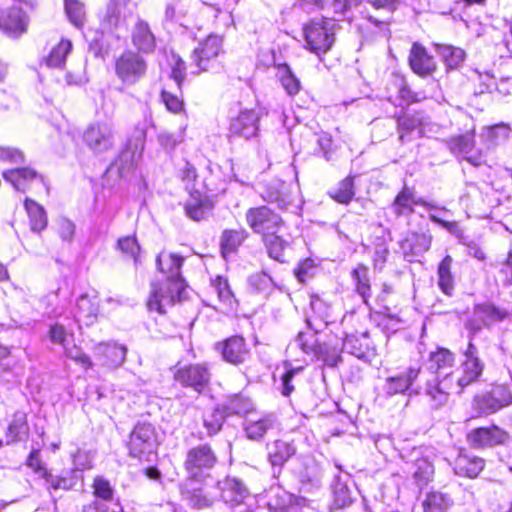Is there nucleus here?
<instances>
[{
    "instance_id": "nucleus-1",
    "label": "nucleus",
    "mask_w": 512,
    "mask_h": 512,
    "mask_svg": "<svg viewBox=\"0 0 512 512\" xmlns=\"http://www.w3.org/2000/svg\"><path fill=\"white\" fill-rule=\"evenodd\" d=\"M336 20L324 17L313 20L303 28L306 47L316 55L329 51L335 41Z\"/></svg>"
},
{
    "instance_id": "nucleus-2",
    "label": "nucleus",
    "mask_w": 512,
    "mask_h": 512,
    "mask_svg": "<svg viewBox=\"0 0 512 512\" xmlns=\"http://www.w3.org/2000/svg\"><path fill=\"white\" fill-rule=\"evenodd\" d=\"M185 291V280H176V282L164 280L162 282L152 283L147 302L148 309L158 314H164L167 308L173 306L185 297Z\"/></svg>"
},
{
    "instance_id": "nucleus-3",
    "label": "nucleus",
    "mask_w": 512,
    "mask_h": 512,
    "mask_svg": "<svg viewBox=\"0 0 512 512\" xmlns=\"http://www.w3.org/2000/svg\"><path fill=\"white\" fill-rule=\"evenodd\" d=\"M217 462V457L211 447L200 444L187 452L184 467L187 472L186 480L204 482L210 477V472Z\"/></svg>"
},
{
    "instance_id": "nucleus-4",
    "label": "nucleus",
    "mask_w": 512,
    "mask_h": 512,
    "mask_svg": "<svg viewBox=\"0 0 512 512\" xmlns=\"http://www.w3.org/2000/svg\"><path fill=\"white\" fill-rule=\"evenodd\" d=\"M82 140L93 154L103 155L108 153L116 145L114 127L106 121L92 122L84 129Z\"/></svg>"
},
{
    "instance_id": "nucleus-5",
    "label": "nucleus",
    "mask_w": 512,
    "mask_h": 512,
    "mask_svg": "<svg viewBox=\"0 0 512 512\" xmlns=\"http://www.w3.org/2000/svg\"><path fill=\"white\" fill-rule=\"evenodd\" d=\"M147 69L148 64L144 57L132 50L122 52L115 62V74L126 87L140 82L146 76Z\"/></svg>"
},
{
    "instance_id": "nucleus-6",
    "label": "nucleus",
    "mask_w": 512,
    "mask_h": 512,
    "mask_svg": "<svg viewBox=\"0 0 512 512\" xmlns=\"http://www.w3.org/2000/svg\"><path fill=\"white\" fill-rule=\"evenodd\" d=\"M48 338L51 343L62 347L66 357L72 359L83 368L91 367L90 358L74 343V333L72 329L62 323H54L48 331Z\"/></svg>"
},
{
    "instance_id": "nucleus-7",
    "label": "nucleus",
    "mask_w": 512,
    "mask_h": 512,
    "mask_svg": "<svg viewBox=\"0 0 512 512\" xmlns=\"http://www.w3.org/2000/svg\"><path fill=\"white\" fill-rule=\"evenodd\" d=\"M156 447L155 429L149 423H138L130 434L128 449L130 456L149 460Z\"/></svg>"
},
{
    "instance_id": "nucleus-8",
    "label": "nucleus",
    "mask_w": 512,
    "mask_h": 512,
    "mask_svg": "<svg viewBox=\"0 0 512 512\" xmlns=\"http://www.w3.org/2000/svg\"><path fill=\"white\" fill-rule=\"evenodd\" d=\"M245 218L253 232L262 234L263 238L277 233L284 225L282 218L267 206L248 209Z\"/></svg>"
},
{
    "instance_id": "nucleus-9",
    "label": "nucleus",
    "mask_w": 512,
    "mask_h": 512,
    "mask_svg": "<svg viewBox=\"0 0 512 512\" xmlns=\"http://www.w3.org/2000/svg\"><path fill=\"white\" fill-rule=\"evenodd\" d=\"M475 127L472 126L465 134L451 137L447 141L449 150L458 157L464 158L474 166L485 162L483 153L475 147Z\"/></svg>"
},
{
    "instance_id": "nucleus-10",
    "label": "nucleus",
    "mask_w": 512,
    "mask_h": 512,
    "mask_svg": "<svg viewBox=\"0 0 512 512\" xmlns=\"http://www.w3.org/2000/svg\"><path fill=\"white\" fill-rule=\"evenodd\" d=\"M260 195L263 200L276 203L282 210L298 207L296 191H293L290 185L281 180H273L264 185Z\"/></svg>"
},
{
    "instance_id": "nucleus-11",
    "label": "nucleus",
    "mask_w": 512,
    "mask_h": 512,
    "mask_svg": "<svg viewBox=\"0 0 512 512\" xmlns=\"http://www.w3.org/2000/svg\"><path fill=\"white\" fill-rule=\"evenodd\" d=\"M222 41V37L211 34L194 49L192 60L197 70L192 73L198 74L213 67L215 59L222 51Z\"/></svg>"
},
{
    "instance_id": "nucleus-12",
    "label": "nucleus",
    "mask_w": 512,
    "mask_h": 512,
    "mask_svg": "<svg viewBox=\"0 0 512 512\" xmlns=\"http://www.w3.org/2000/svg\"><path fill=\"white\" fill-rule=\"evenodd\" d=\"M174 379L182 386L190 387L196 392H201L209 383L210 373L206 365L191 364L179 367Z\"/></svg>"
},
{
    "instance_id": "nucleus-13",
    "label": "nucleus",
    "mask_w": 512,
    "mask_h": 512,
    "mask_svg": "<svg viewBox=\"0 0 512 512\" xmlns=\"http://www.w3.org/2000/svg\"><path fill=\"white\" fill-rule=\"evenodd\" d=\"M452 390L457 391L454 373H445L443 378H434L427 381L425 394L429 398L431 407L439 409L447 404Z\"/></svg>"
},
{
    "instance_id": "nucleus-14",
    "label": "nucleus",
    "mask_w": 512,
    "mask_h": 512,
    "mask_svg": "<svg viewBox=\"0 0 512 512\" xmlns=\"http://www.w3.org/2000/svg\"><path fill=\"white\" fill-rule=\"evenodd\" d=\"M28 17L23 10V3L18 2L4 10L0 15V28L9 36L17 37L26 32Z\"/></svg>"
},
{
    "instance_id": "nucleus-15",
    "label": "nucleus",
    "mask_w": 512,
    "mask_h": 512,
    "mask_svg": "<svg viewBox=\"0 0 512 512\" xmlns=\"http://www.w3.org/2000/svg\"><path fill=\"white\" fill-rule=\"evenodd\" d=\"M217 486L220 491L221 499L231 507L244 504L246 499L250 497L248 488L240 479L226 477L222 481H219Z\"/></svg>"
},
{
    "instance_id": "nucleus-16",
    "label": "nucleus",
    "mask_w": 512,
    "mask_h": 512,
    "mask_svg": "<svg viewBox=\"0 0 512 512\" xmlns=\"http://www.w3.org/2000/svg\"><path fill=\"white\" fill-rule=\"evenodd\" d=\"M415 205H420L429 210L438 208L433 203L427 202L421 198H416L413 189L405 185L395 197L391 209L397 217H400L402 215L412 214Z\"/></svg>"
},
{
    "instance_id": "nucleus-17",
    "label": "nucleus",
    "mask_w": 512,
    "mask_h": 512,
    "mask_svg": "<svg viewBox=\"0 0 512 512\" xmlns=\"http://www.w3.org/2000/svg\"><path fill=\"white\" fill-rule=\"evenodd\" d=\"M259 114L255 110H244L232 119L230 133L235 136L249 139L257 136L259 131Z\"/></svg>"
},
{
    "instance_id": "nucleus-18",
    "label": "nucleus",
    "mask_w": 512,
    "mask_h": 512,
    "mask_svg": "<svg viewBox=\"0 0 512 512\" xmlns=\"http://www.w3.org/2000/svg\"><path fill=\"white\" fill-rule=\"evenodd\" d=\"M4 180L15 190L25 193L35 182L43 183V177L30 167L8 169L2 172Z\"/></svg>"
},
{
    "instance_id": "nucleus-19",
    "label": "nucleus",
    "mask_w": 512,
    "mask_h": 512,
    "mask_svg": "<svg viewBox=\"0 0 512 512\" xmlns=\"http://www.w3.org/2000/svg\"><path fill=\"white\" fill-rule=\"evenodd\" d=\"M223 359L234 365L241 364L246 361L249 356V349L245 340L241 336H231L225 341L217 344Z\"/></svg>"
},
{
    "instance_id": "nucleus-20",
    "label": "nucleus",
    "mask_w": 512,
    "mask_h": 512,
    "mask_svg": "<svg viewBox=\"0 0 512 512\" xmlns=\"http://www.w3.org/2000/svg\"><path fill=\"white\" fill-rule=\"evenodd\" d=\"M507 437V433L497 426L477 428L468 434L469 442L476 448L503 444Z\"/></svg>"
},
{
    "instance_id": "nucleus-21",
    "label": "nucleus",
    "mask_w": 512,
    "mask_h": 512,
    "mask_svg": "<svg viewBox=\"0 0 512 512\" xmlns=\"http://www.w3.org/2000/svg\"><path fill=\"white\" fill-rule=\"evenodd\" d=\"M420 374L419 367H409L405 372L388 377L385 380L383 391L387 396L404 394L412 386Z\"/></svg>"
},
{
    "instance_id": "nucleus-22",
    "label": "nucleus",
    "mask_w": 512,
    "mask_h": 512,
    "mask_svg": "<svg viewBox=\"0 0 512 512\" xmlns=\"http://www.w3.org/2000/svg\"><path fill=\"white\" fill-rule=\"evenodd\" d=\"M199 480H186L183 484L182 495L188 503L198 509L209 507L214 502V496L208 487H197Z\"/></svg>"
},
{
    "instance_id": "nucleus-23",
    "label": "nucleus",
    "mask_w": 512,
    "mask_h": 512,
    "mask_svg": "<svg viewBox=\"0 0 512 512\" xmlns=\"http://www.w3.org/2000/svg\"><path fill=\"white\" fill-rule=\"evenodd\" d=\"M409 64L414 73L421 77L431 75L436 70V62L426 49L419 43H414L410 50Z\"/></svg>"
},
{
    "instance_id": "nucleus-24",
    "label": "nucleus",
    "mask_w": 512,
    "mask_h": 512,
    "mask_svg": "<svg viewBox=\"0 0 512 512\" xmlns=\"http://www.w3.org/2000/svg\"><path fill=\"white\" fill-rule=\"evenodd\" d=\"M95 353L101 365L117 368L124 363L127 348L117 343H101L96 346Z\"/></svg>"
},
{
    "instance_id": "nucleus-25",
    "label": "nucleus",
    "mask_w": 512,
    "mask_h": 512,
    "mask_svg": "<svg viewBox=\"0 0 512 512\" xmlns=\"http://www.w3.org/2000/svg\"><path fill=\"white\" fill-rule=\"evenodd\" d=\"M184 258L178 254L162 251L156 258V264L161 273L166 275V280L176 282V280H184L181 276L180 269Z\"/></svg>"
},
{
    "instance_id": "nucleus-26",
    "label": "nucleus",
    "mask_w": 512,
    "mask_h": 512,
    "mask_svg": "<svg viewBox=\"0 0 512 512\" xmlns=\"http://www.w3.org/2000/svg\"><path fill=\"white\" fill-rule=\"evenodd\" d=\"M460 203L467 211L481 215L487 207V194L477 184L469 183L460 197Z\"/></svg>"
},
{
    "instance_id": "nucleus-27",
    "label": "nucleus",
    "mask_w": 512,
    "mask_h": 512,
    "mask_svg": "<svg viewBox=\"0 0 512 512\" xmlns=\"http://www.w3.org/2000/svg\"><path fill=\"white\" fill-rule=\"evenodd\" d=\"M276 424V419L273 415H265L257 417L249 415L244 421V431L246 436L251 440H260Z\"/></svg>"
},
{
    "instance_id": "nucleus-28",
    "label": "nucleus",
    "mask_w": 512,
    "mask_h": 512,
    "mask_svg": "<svg viewBox=\"0 0 512 512\" xmlns=\"http://www.w3.org/2000/svg\"><path fill=\"white\" fill-rule=\"evenodd\" d=\"M212 293L217 295V304H208L218 311H231L234 308V295L231 292L227 280L221 276H217L211 282Z\"/></svg>"
},
{
    "instance_id": "nucleus-29",
    "label": "nucleus",
    "mask_w": 512,
    "mask_h": 512,
    "mask_svg": "<svg viewBox=\"0 0 512 512\" xmlns=\"http://www.w3.org/2000/svg\"><path fill=\"white\" fill-rule=\"evenodd\" d=\"M131 39L133 46L139 52L148 54L155 49L154 34L151 32L148 23L143 20H138L135 24L131 33Z\"/></svg>"
},
{
    "instance_id": "nucleus-30",
    "label": "nucleus",
    "mask_w": 512,
    "mask_h": 512,
    "mask_svg": "<svg viewBox=\"0 0 512 512\" xmlns=\"http://www.w3.org/2000/svg\"><path fill=\"white\" fill-rule=\"evenodd\" d=\"M483 371V364L479 358L465 359L462 364V374L455 376L454 382L456 383L457 393H461L462 390L475 382Z\"/></svg>"
},
{
    "instance_id": "nucleus-31",
    "label": "nucleus",
    "mask_w": 512,
    "mask_h": 512,
    "mask_svg": "<svg viewBox=\"0 0 512 512\" xmlns=\"http://www.w3.org/2000/svg\"><path fill=\"white\" fill-rule=\"evenodd\" d=\"M322 469L314 460L307 462L300 475V491L313 493L322 486Z\"/></svg>"
},
{
    "instance_id": "nucleus-32",
    "label": "nucleus",
    "mask_w": 512,
    "mask_h": 512,
    "mask_svg": "<svg viewBox=\"0 0 512 512\" xmlns=\"http://www.w3.org/2000/svg\"><path fill=\"white\" fill-rule=\"evenodd\" d=\"M454 360V356L449 350L439 348L430 353L428 369L437 375L435 378H443L445 373H453L448 370L452 368Z\"/></svg>"
},
{
    "instance_id": "nucleus-33",
    "label": "nucleus",
    "mask_w": 512,
    "mask_h": 512,
    "mask_svg": "<svg viewBox=\"0 0 512 512\" xmlns=\"http://www.w3.org/2000/svg\"><path fill=\"white\" fill-rule=\"evenodd\" d=\"M368 333L364 332H345V338L342 341L343 350L359 359L365 358L368 351L367 344Z\"/></svg>"
},
{
    "instance_id": "nucleus-34",
    "label": "nucleus",
    "mask_w": 512,
    "mask_h": 512,
    "mask_svg": "<svg viewBox=\"0 0 512 512\" xmlns=\"http://www.w3.org/2000/svg\"><path fill=\"white\" fill-rule=\"evenodd\" d=\"M484 468V460L477 456L459 454L454 463V471L459 476L477 477Z\"/></svg>"
},
{
    "instance_id": "nucleus-35",
    "label": "nucleus",
    "mask_w": 512,
    "mask_h": 512,
    "mask_svg": "<svg viewBox=\"0 0 512 512\" xmlns=\"http://www.w3.org/2000/svg\"><path fill=\"white\" fill-rule=\"evenodd\" d=\"M248 235L247 230L242 227L224 230L220 237V247L223 257L226 258L231 253L236 252L247 239Z\"/></svg>"
},
{
    "instance_id": "nucleus-36",
    "label": "nucleus",
    "mask_w": 512,
    "mask_h": 512,
    "mask_svg": "<svg viewBox=\"0 0 512 512\" xmlns=\"http://www.w3.org/2000/svg\"><path fill=\"white\" fill-rule=\"evenodd\" d=\"M294 500V495L280 486H273L267 492V506L271 512H285Z\"/></svg>"
},
{
    "instance_id": "nucleus-37",
    "label": "nucleus",
    "mask_w": 512,
    "mask_h": 512,
    "mask_svg": "<svg viewBox=\"0 0 512 512\" xmlns=\"http://www.w3.org/2000/svg\"><path fill=\"white\" fill-rule=\"evenodd\" d=\"M29 436V425L24 412H16L6 432L5 444L9 445L18 441L26 440Z\"/></svg>"
},
{
    "instance_id": "nucleus-38",
    "label": "nucleus",
    "mask_w": 512,
    "mask_h": 512,
    "mask_svg": "<svg viewBox=\"0 0 512 512\" xmlns=\"http://www.w3.org/2000/svg\"><path fill=\"white\" fill-rule=\"evenodd\" d=\"M432 236L426 233H412L401 243V249L406 256H419L429 250Z\"/></svg>"
},
{
    "instance_id": "nucleus-39",
    "label": "nucleus",
    "mask_w": 512,
    "mask_h": 512,
    "mask_svg": "<svg viewBox=\"0 0 512 512\" xmlns=\"http://www.w3.org/2000/svg\"><path fill=\"white\" fill-rule=\"evenodd\" d=\"M76 308L78 321H83L86 325L92 324L99 313L97 296L81 295L77 299Z\"/></svg>"
},
{
    "instance_id": "nucleus-40",
    "label": "nucleus",
    "mask_w": 512,
    "mask_h": 512,
    "mask_svg": "<svg viewBox=\"0 0 512 512\" xmlns=\"http://www.w3.org/2000/svg\"><path fill=\"white\" fill-rule=\"evenodd\" d=\"M453 258L446 255L437 268L438 287L447 296H452L455 287L454 275L451 271Z\"/></svg>"
},
{
    "instance_id": "nucleus-41",
    "label": "nucleus",
    "mask_w": 512,
    "mask_h": 512,
    "mask_svg": "<svg viewBox=\"0 0 512 512\" xmlns=\"http://www.w3.org/2000/svg\"><path fill=\"white\" fill-rule=\"evenodd\" d=\"M24 207L29 218L31 231L35 233L42 232L47 227V216L44 208L30 198L24 201Z\"/></svg>"
},
{
    "instance_id": "nucleus-42",
    "label": "nucleus",
    "mask_w": 512,
    "mask_h": 512,
    "mask_svg": "<svg viewBox=\"0 0 512 512\" xmlns=\"http://www.w3.org/2000/svg\"><path fill=\"white\" fill-rule=\"evenodd\" d=\"M296 452L293 443L276 440L268 447V457L273 466L283 465Z\"/></svg>"
},
{
    "instance_id": "nucleus-43",
    "label": "nucleus",
    "mask_w": 512,
    "mask_h": 512,
    "mask_svg": "<svg viewBox=\"0 0 512 512\" xmlns=\"http://www.w3.org/2000/svg\"><path fill=\"white\" fill-rule=\"evenodd\" d=\"M350 476L345 474L344 476H336L333 484V495L334 505L337 508H343L351 504L352 495L351 490L348 487V481Z\"/></svg>"
},
{
    "instance_id": "nucleus-44",
    "label": "nucleus",
    "mask_w": 512,
    "mask_h": 512,
    "mask_svg": "<svg viewBox=\"0 0 512 512\" xmlns=\"http://www.w3.org/2000/svg\"><path fill=\"white\" fill-rule=\"evenodd\" d=\"M435 48L449 69L458 68L465 60V52L459 47L446 44H435Z\"/></svg>"
},
{
    "instance_id": "nucleus-45",
    "label": "nucleus",
    "mask_w": 512,
    "mask_h": 512,
    "mask_svg": "<svg viewBox=\"0 0 512 512\" xmlns=\"http://www.w3.org/2000/svg\"><path fill=\"white\" fill-rule=\"evenodd\" d=\"M304 4L314 5L322 9L331 10L334 14H344L352 7L361 3V0H301Z\"/></svg>"
},
{
    "instance_id": "nucleus-46",
    "label": "nucleus",
    "mask_w": 512,
    "mask_h": 512,
    "mask_svg": "<svg viewBox=\"0 0 512 512\" xmlns=\"http://www.w3.org/2000/svg\"><path fill=\"white\" fill-rule=\"evenodd\" d=\"M452 500L448 494L432 491L426 495L423 501L424 512H446Z\"/></svg>"
},
{
    "instance_id": "nucleus-47",
    "label": "nucleus",
    "mask_w": 512,
    "mask_h": 512,
    "mask_svg": "<svg viewBox=\"0 0 512 512\" xmlns=\"http://www.w3.org/2000/svg\"><path fill=\"white\" fill-rule=\"evenodd\" d=\"M474 315L477 319L481 320L484 325H491L505 319L508 313L492 304H481L476 306Z\"/></svg>"
},
{
    "instance_id": "nucleus-48",
    "label": "nucleus",
    "mask_w": 512,
    "mask_h": 512,
    "mask_svg": "<svg viewBox=\"0 0 512 512\" xmlns=\"http://www.w3.org/2000/svg\"><path fill=\"white\" fill-rule=\"evenodd\" d=\"M264 242L271 258L278 262H285V250L289 246V241L273 233L264 237Z\"/></svg>"
},
{
    "instance_id": "nucleus-49",
    "label": "nucleus",
    "mask_w": 512,
    "mask_h": 512,
    "mask_svg": "<svg viewBox=\"0 0 512 512\" xmlns=\"http://www.w3.org/2000/svg\"><path fill=\"white\" fill-rule=\"evenodd\" d=\"M329 196L338 203L348 204L355 195L354 177L348 176L339 182L338 186L328 192Z\"/></svg>"
},
{
    "instance_id": "nucleus-50",
    "label": "nucleus",
    "mask_w": 512,
    "mask_h": 512,
    "mask_svg": "<svg viewBox=\"0 0 512 512\" xmlns=\"http://www.w3.org/2000/svg\"><path fill=\"white\" fill-rule=\"evenodd\" d=\"M72 50V42L68 39H62L55 45L46 58V64L49 67H61L66 60V57Z\"/></svg>"
},
{
    "instance_id": "nucleus-51",
    "label": "nucleus",
    "mask_w": 512,
    "mask_h": 512,
    "mask_svg": "<svg viewBox=\"0 0 512 512\" xmlns=\"http://www.w3.org/2000/svg\"><path fill=\"white\" fill-rule=\"evenodd\" d=\"M434 474V467L427 458H420L413 464L412 476L419 487L427 485Z\"/></svg>"
},
{
    "instance_id": "nucleus-52",
    "label": "nucleus",
    "mask_w": 512,
    "mask_h": 512,
    "mask_svg": "<svg viewBox=\"0 0 512 512\" xmlns=\"http://www.w3.org/2000/svg\"><path fill=\"white\" fill-rule=\"evenodd\" d=\"M343 351V346L340 348L338 343L334 345L329 341V343L320 344L315 356L321 359L326 365L334 367L341 362V353Z\"/></svg>"
},
{
    "instance_id": "nucleus-53",
    "label": "nucleus",
    "mask_w": 512,
    "mask_h": 512,
    "mask_svg": "<svg viewBox=\"0 0 512 512\" xmlns=\"http://www.w3.org/2000/svg\"><path fill=\"white\" fill-rule=\"evenodd\" d=\"M352 277L356 282V291L362 297L365 304L371 295V287L368 279V269L364 265H359L352 272Z\"/></svg>"
},
{
    "instance_id": "nucleus-54",
    "label": "nucleus",
    "mask_w": 512,
    "mask_h": 512,
    "mask_svg": "<svg viewBox=\"0 0 512 512\" xmlns=\"http://www.w3.org/2000/svg\"><path fill=\"white\" fill-rule=\"evenodd\" d=\"M278 76L283 88L289 95H295L300 90V82L286 64L278 68Z\"/></svg>"
},
{
    "instance_id": "nucleus-55",
    "label": "nucleus",
    "mask_w": 512,
    "mask_h": 512,
    "mask_svg": "<svg viewBox=\"0 0 512 512\" xmlns=\"http://www.w3.org/2000/svg\"><path fill=\"white\" fill-rule=\"evenodd\" d=\"M143 149V143L140 144V150H138V146H136L134 151H130L128 149L124 150L118 157L116 161V165L118 166V169L120 171L121 175H124L125 173L129 172L134 164L137 162V160L141 156V152Z\"/></svg>"
},
{
    "instance_id": "nucleus-56",
    "label": "nucleus",
    "mask_w": 512,
    "mask_h": 512,
    "mask_svg": "<svg viewBox=\"0 0 512 512\" xmlns=\"http://www.w3.org/2000/svg\"><path fill=\"white\" fill-rule=\"evenodd\" d=\"M185 212L192 220L200 221L207 217L209 206L207 202L193 198L186 203Z\"/></svg>"
},
{
    "instance_id": "nucleus-57",
    "label": "nucleus",
    "mask_w": 512,
    "mask_h": 512,
    "mask_svg": "<svg viewBox=\"0 0 512 512\" xmlns=\"http://www.w3.org/2000/svg\"><path fill=\"white\" fill-rule=\"evenodd\" d=\"M390 85L396 90L397 97L409 104L417 101L416 95L407 86L405 79L397 74H393Z\"/></svg>"
},
{
    "instance_id": "nucleus-58",
    "label": "nucleus",
    "mask_w": 512,
    "mask_h": 512,
    "mask_svg": "<svg viewBox=\"0 0 512 512\" xmlns=\"http://www.w3.org/2000/svg\"><path fill=\"white\" fill-rule=\"evenodd\" d=\"M65 10L71 23L81 27L84 23L85 11L82 3L76 0H66Z\"/></svg>"
},
{
    "instance_id": "nucleus-59",
    "label": "nucleus",
    "mask_w": 512,
    "mask_h": 512,
    "mask_svg": "<svg viewBox=\"0 0 512 512\" xmlns=\"http://www.w3.org/2000/svg\"><path fill=\"white\" fill-rule=\"evenodd\" d=\"M296 342L304 353L313 354L314 356L320 346L315 333L312 332H299Z\"/></svg>"
},
{
    "instance_id": "nucleus-60",
    "label": "nucleus",
    "mask_w": 512,
    "mask_h": 512,
    "mask_svg": "<svg viewBox=\"0 0 512 512\" xmlns=\"http://www.w3.org/2000/svg\"><path fill=\"white\" fill-rule=\"evenodd\" d=\"M45 480L48 488L52 490H70L73 489L77 483L73 477L54 476L47 473L45 475Z\"/></svg>"
},
{
    "instance_id": "nucleus-61",
    "label": "nucleus",
    "mask_w": 512,
    "mask_h": 512,
    "mask_svg": "<svg viewBox=\"0 0 512 512\" xmlns=\"http://www.w3.org/2000/svg\"><path fill=\"white\" fill-rule=\"evenodd\" d=\"M24 161L25 157L20 149L11 146H0V162L21 164Z\"/></svg>"
},
{
    "instance_id": "nucleus-62",
    "label": "nucleus",
    "mask_w": 512,
    "mask_h": 512,
    "mask_svg": "<svg viewBox=\"0 0 512 512\" xmlns=\"http://www.w3.org/2000/svg\"><path fill=\"white\" fill-rule=\"evenodd\" d=\"M94 495L102 501H110L113 497V488L110 483L101 476L93 481Z\"/></svg>"
},
{
    "instance_id": "nucleus-63",
    "label": "nucleus",
    "mask_w": 512,
    "mask_h": 512,
    "mask_svg": "<svg viewBox=\"0 0 512 512\" xmlns=\"http://www.w3.org/2000/svg\"><path fill=\"white\" fill-rule=\"evenodd\" d=\"M118 246L123 253L134 259L136 265L138 264L140 247L135 237L127 236L119 239Z\"/></svg>"
},
{
    "instance_id": "nucleus-64",
    "label": "nucleus",
    "mask_w": 512,
    "mask_h": 512,
    "mask_svg": "<svg viewBox=\"0 0 512 512\" xmlns=\"http://www.w3.org/2000/svg\"><path fill=\"white\" fill-rule=\"evenodd\" d=\"M476 406L484 414H492L501 409L491 392L478 397L476 399Z\"/></svg>"
}]
</instances>
